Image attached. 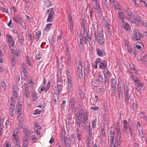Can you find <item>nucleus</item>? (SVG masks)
<instances>
[{
    "label": "nucleus",
    "mask_w": 147,
    "mask_h": 147,
    "mask_svg": "<svg viewBox=\"0 0 147 147\" xmlns=\"http://www.w3.org/2000/svg\"><path fill=\"white\" fill-rule=\"evenodd\" d=\"M84 114H85V115H84L83 113H80L79 115L77 114H76V119L79 121H86L88 120V118L87 113L86 112H85Z\"/></svg>",
    "instance_id": "1"
},
{
    "label": "nucleus",
    "mask_w": 147,
    "mask_h": 147,
    "mask_svg": "<svg viewBox=\"0 0 147 147\" xmlns=\"http://www.w3.org/2000/svg\"><path fill=\"white\" fill-rule=\"evenodd\" d=\"M102 4L103 6V8L105 11H107L110 10L108 7L107 0L102 1Z\"/></svg>",
    "instance_id": "2"
},
{
    "label": "nucleus",
    "mask_w": 147,
    "mask_h": 147,
    "mask_svg": "<svg viewBox=\"0 0 147 147\" xmlns=\"http://www.w3.org/2000/svg\"><path fill=\"white\" fill-rule=\"evenodd\" d=\"M115 132L114 130L110 131V141L111 144H115V142H114V139L115 137Z\"/></svg>",
    "instance_id": "3"
},
{
    "label": "nucleus",
    "mask_w": 147,
    "mask_h": 147,
    "mask_svg": "<svg viewBox=\"0 0 147 147\" xmlns=\"http://www.w3.org/2000/svg\"><path fill=\"white\" fill-rule=\"evenodd\" d=\"M123 91L121 86L118 84L117 87V93L118 94V98L119 99H121L122 98Z\"/></svg>",
    "instance_id": "4"
},
{
    "label": "nucleus",
    "mask_w": 147,
    "mask_h": 147,
    "mask_svg": "<svg viewBox=\"0 0 147 147\" xmlns=\"http://www.w3.org/2000/svg\"><path fill=\"white\" fill-rule=\"evenodd\" d=\"M18 129L17 128H16L13 131L14 134H13L12 137L13 138V140H15L16 141V143H17V137L16 136L18 134Z\"/></svg>",
    "instance_id": "5"
},
{
    "label": "nucleus",
    "mask_w": 147,
    "mask_h": 147,
    "mask_svg": "<svg viewBox=\"0 0 147 147\" xmlns=\"http://www.w3.org/2000/svg\"><path fill=\"white\" fill-rule=\"evenodd\" d=\"M134 38L136 40H139L140 38V34L139 31L137 30H135L134 34Z\"/></svg>",
    "instance_id": "6"
},
{
    "label": "nucleus",
    "mask_w": 147,
    "mask_h": 147,
    "mask_svg": "<svg viewBox=\"0 0 147 147\" xmlns=\"http://www.w3.org/2000/svg\"><path fill=\"white\" fill-rule=\"evenodd\" d=\"M62 82H57V89L58 91V93L60 94L61 93V91L62 89L61 86L63 85Z\"/></svg>",
    "instance_id": "7"
},
{
    "label": "nucleus",
    "mask_w": 147,
    "mask_h": 147,
    "mask_svg": "<svg viewBox=\"0 0 147 147\" xmlns=\"http://www.w3.org/2000/svg\"><path fill=\"white\" fill-rule=\"evenodd\" d=\"M101 36H103L102 32L101 31H98V30L96 34L95 32H94V38L95 40L96 41L97 39Z\"/></svg>",
    "instance_id": "8"
},
{
    "label": "nucleus",
    "mask_w": 147,
    "mask_h": 147,
    "mask_svg": "<svg viewBox=\"0 0 147 147\" xmlns=\"http://www.w3.org/2000/svg\"><path fill=\"white\" fill-rule=\"evenodd\" d=\"M99 66L101 69H105L107 67V62L105 61H102V62L100 63Z\"/></svg>",
    "instance_id": "9"
},
{
    "label": "nucleus",
    "mask_w": 147,
    "mask_h": 147,
    "mask_svg": "<svg viewBox=\"0 0 147 147\" xmlns=\"http://www.w3.org/2000/svg\"><path fill=\"white\" fill-rule=\"evenodd\" d=\"M124 126L123 127V131L125 133L127 132V129L129 126V124L126 120H124L123 122Z\"/></svg>",
    "instance_id": "10"
},
{
    "label": "nucleus",
    "mask_w": 147,
    "mask_h": 147,
    "mask_svg": "<svg viewBox=\"0 0 147 147\" xmlns=\"http://www.w3.org/2000/svg\"><path fill=\"white\" fill-rule=\"evenodd\" d=\"M74 101L75 100L74 98H71L70 100L69 109L71 110L72 111H73L72 109L74 108Z\"/></svg>",
    "instance_id": "11"
},
{
    "label": "nucleus",
    "mask_w": 147,
    "mask_h": 147,
    "mask_svg": "<svg viewBox=\"0 0 147 147\" xmlns=\"http://www.w3.org/2000/svg\"><path fill=\"white\" fill-rule=\"evenodd\" d=\"M129 88L127 85L125 84H124V94L125 97L129 96L128 94V90Z\"/></svg>",
    "instance_id": "12"
},
{
    "label": "nucleus",
    "mask_w": 147,
    "mask_h": 147,
    "mask_svg": "<svg viewBox=\"0 0 147 147\" xmlns=\"http://www.w3.org/2000/svg\"><path fill=\"white\" fill-rule=\"evenodd\" d=\"M97 53L98 55L100 57H104L106 55V53L104 51L100 50V49H96Z\"/></svg>",
    "instance_id": "13"
},
{
    "label": "nucleus",
    "mask_w": 147,
    "mask_h": 147,
    "mask_svg": "<svg viewBox=\"0 0 147 147\" xmlns=\"http://www.w3.org/2000/svg\"><path fill=\"white\" fill-rule=\"evenodd\" d=\"M131 17L128 18V20L130 21L132 23H135L136 22V18H138V17L135 18L134 15L131 16Z\"/></svg>",
    "instance_id": "14"
},
{
    "label": "nucleus",
    "mask_w": 147,
    "mask_h": 147,
    "mask_svg": "<svg viewBox=\"0 0 147 147\" xmlns=\"http://www.w3.org/2000/svg\"><path fill=\"white\" fill-rule=\"evenodd\" d=\"M47 12L48 13H49V16H50L53 18L54 11H53V9L52 8H50L49 9L47 10Z\"/></svg>",
    "instance_id": "15"
},
{
    "label": "nucleus",
    "mask_w": 147,
    "mask_h": 147,
    "mask_svg": "<svg viewBox=\"0 0 147 147\" xmlns=\"http://www.w3.org/2000/svg\"><path fill=\"white\" fill-rule=\"evenodd\" d=\"M133 98V96L131 95L125 97V100L127 102V105L130 103L131 102Z\"/></svg>",
    "instance_id": "16"
},
{
    "label": "nucleus",
    "mask_w": 147,
    "mask_h": 147,
    "mask_svg": "<svg viewBox=\"0 0 147 147\" xmlns=\"http://www.w3.org/2000/svg\"><path fill=\"white\" fill-rule=\"evenodd\" d=\"M123 27L127 30L129 31L130 30L129 25L127 23H123Z\"/></svg>",
    "instance_id": "17"
},
{
    "label": "nucleus",
    "mask_w": 147,
    "mask_h": 147,
    "mask_svg": "<svg viewBox=\"0 0 147 147\" xmlns=\"http://www.w3.org/2000/svg\"><path fill=\"white\" fill-rule=\"evenodd\" d=\"M41 35V32L39 31L37 32L35 36V39L36 41H38Z\"/></svg>",
    "instance_id": "18"
},
{
    "label": "nucleus",
    "mask_w": 147,
    "mask_h": 147,
    "mask_svg": "<svg viewBox=\"0 0 147 147\" xmlns=\"http://www.w3.org/2000/svg\"><path fill=\"white\" fill-rule=\"evenodd\" d=\"M22 18L20 17V16L19 15H17L13 18L14 20L16 22H18Z\"/></svg>",
    "instance_id": "19"
},
{
    "label": "nucleus",
    "mask_w": 147,
    "mask_h": 147,
    "mask_svg": "<svg viewBox=\"0 0 147 147\" xmlns=\"http://www.w3.org/2000/svg\"><path fill=\"white\" fill-rule=\"evenodd\" d=\"M111 87H113V88L116 87V84L117 82L116 80H115L114 78H111Z\"/></svg>",
    "instance_id": "20"
},
{
    "label": "nucleus",
    "mask_w": 147,
    "mask_h": 147,
    "mask_svg": "<svg viewBox=\"0 0 147 147\" xmlns=\"http://www.w3.org/2000/svg\"><path fill=\"white\" fill-rule=\"evenodd\" d=\"M104 75L105 78V79H107V77L108 76H109L110 73L109 71L107 69H104Z\"/></svg>",
    "instance_id": "21"
},
{
    "label": "nucleus",
    "mask_w": 147,
    "mask_h": 147,
    "mask_svg": "<svg viewBox=\"0 0 147 147\" xmlns=\"http://www.w3.org/2000/svg\"><path fill=\"white\" fill-rule=\"evenodd\" d=\"M118 16L119 18H121L122 20V21L123 22V16L124 13L121 11H119L118 14Z\"/></svg>",
    "instance_id": "22"
},
{
    "label": "nucleus",
    "mask_w": 147,
    "mask_h": 147,
    "mask_svg": "<svg viewBox=\"0 0 147 147\" xmlns=\"http://www.w3.org/2000/svg\"><path fill=\"white\" fill-rule=\"evenodd\" d=\"M113 3V6L114 7V9L115 10L118 9L119 8V6L117 1H116Z\"/></svg>",
    "instance_id": "23"
},
{
    "label": "nucleus",
    "mask_w": 147,
    "mask_h": 147,
    "mask_svg": "<svg viewBox=\"0 0 147 147\" xmlns=\"http://www.w3.org/2000/svg\"><path fill=\"white\" fill-rule=\"evenodd\" d=\"M23 132L26 134V136H27L30 134V130L26 128H24L23 129Z\"/></svg>",
    "instance_id": "24"
},
{
    "label": "nucleus",
    "mask_w": 147,
    "mask_h": 147,
    "mask_svg": "<svg viewBox=\"0 0 147 147\" xmlns=\"http://www.w3.org/2000/svg\"><path fill=\"white\" fill-rule=\"evenodd\" d=\"M62 141H64V144H65V145L67 147H70V143L69 141H67L66 140L65 138H62Z\"/></svg>",
    "instance_id": "25"
},
{
    "label": "nucleus",
    "mask_w": 147,
    "mask_h": 147,
    "mask_svg": "<svg viewBox=\"0 0 147 147\" xmlns=\"http://www.w3.org/2000/svg\"><path fill=\"white\" fill-rule=\"evenodd\" d=\"M9 41L10 42V45L11 46L13 47L14 46V41L13 39L11 37V36L10 35H9Z\"/></svg>",
    "instance_id": "26"
},
{
    "label": "nucleus",
    "mask_w": 147,
    "mask_h": 147,
    "mask_svg": "<svg viewBox=\"0 0 147 147\" xmlns=\"http://www.w3.org/2000/svg\"><path fill=\"white\" fill-rule=\"evenodd\" d=\"M96 12L98 16H102V12L100 8L96 10Z\"/></svg>",
    "instance_id": "27"
},
{
    "label": "nucleus",
    "mask_w": 147,
    "mask_h": 147,
    "mask_svg": "<svg viewBox=\"0 0 147 147\" xmlns=\"http://www.w3.org/2000/svg\"><path fill=\"white\" fill-rule=\"evenodd\" d=\"M146 56L147 55H144L143 56L142 58L140 59V61L144 64L146 63Z\"/></svg>",
    "instance_id": "28"
},
{
    "label": "nucleus",
    "mask_w": 147,
    "mask_h": 147,
    "mask_svg": "<svg viewBox=\"0 0 147 147\" xmlns=\"http://www.w3.org/2000/svg\"><path fill=\"white\" fill-rule=\"evenodd\" d=\"M11 106L10 107L9 111L14 112L15 111V106L12 104H10Z\"/></svg>",
    "instance_id": "29"
},
{
    "label": "nucleus",
    "mask_w": 147,
    "mask_h": 147,
    "mask_svg": "<svg viewBox=\"0 0 147 147\" xmlns=\"http://www.w3.org/2000/svg\"><path fill=\"white\" fill-rule=\"evenodd\" d=\"M52 26V24L51 23L47 24L46 25L45 29L47 31H48Z\"/></svg>",
    "instance_id": "30"
},
{
    "label": "nucleus",
    "mask_w": 147,
    "mask_h": 147,
    "mask_svg": "<svg viewBox=\"0 0 147 147\" xmlns=\"http://www.w3.org/2000/svg\"><path fill=\"white\" fill-rule=\"evenodd\" d=\"M57 82H62V80L61 77L60 76V74H59V73H57Z\"/></svg>",
    "instance_id": "31"
},
{
    "label": "nucleus",
    "mask_w": 147,
    "mask_h": 147,
    "mask_svg": "<svg viewBox=\"0 0 147 147\" xmlns=\"http://www.w3.org/2000/svg\"><path fill=\"white\" fill-rule=\"evenodd\" d=\"M98 44L100 45H103V44L105 42V39H99V40H98Z\"/></svg>",
    "instance_id": "32"
},
{
    "label": "nucleus",
    "mask_w": 147,
    "mask_h": 147,
    "mask_svg": "<svg viewBox=\"0 0 147 147\" xmlns=\"http://www.w3.org/2000/svg\"><path fill=\"white\" fill-rule=\"evenodd\" d=\"M88 12L90 14V17H92V16L93 10L91 7H89V8L88 10Z\"/></svg>",
    "instance_id": "33"
},
{
    "label": "nucleus",
    "mask_w": 147,
    "mask_h": 147,
    "mask_svg": "<svg viewBox=\"0 0 147 147\" xmlns=\"http://www.w3.org/2000/svg\"><path fill=\"white\" fill-rule=\"evenodd\" d=\"M24 95L27 97H28L29 95V93L28 89L24 90Z\"/></svg>",
    "instance_id": "34"
},
{
    "label": "nucleus",
    "mask_w": 147,
    "mask_h": 147,
    "mask_svg": "<svg viewBox=\"0 0 147 147\" xmlns=\"http://www.w3.org/2000/svg\"><path fill=\"white\" fill-rule=\"evenodd\" d=\"M79 122H80L81 126L82 127L84 128H85L86 127V126L85 123L86 121H79Z\"/></svg>",
    "instance_id": "35"
},
{
    "label": "nucleus",
    "mask_w": 147,
    "mask_h": 147,
    "mask_svg": "<svg viewBox=\"0 0 147 147\" xmlns=\"http://www.w3.org/2000/svg\"><path fill=\"white\" fill-rule=\"evenodd\" d=\"M23 72L24 74V76L26 78L28 76L27 72L26 71L25 68L23 67Z\"/></svg>",
    "instance_id": "36"
},
{
    "label": "nucleus",
    "mask_w": 147,
    "mask_h": 147,
    "mask_svg": "<svg viewBox=\"0 0 147 147\" xmlns=\"http://www.w3.org/2000/svg\"><path fill=\"white\" fill-rule=\"evenodd\" d=\"M97 122L96 119H95L92 122V127L93 128H95L96 127V123Z\"/></svg>",
    "instance_id": "37"
},
{
    "label": "nucleus",
    "mask_w": 147,
    "mask_h": 147,
    "mask_svg": "<svg viewBox=\"0 0 147 147\" xmlns=\"http://www.w3.org/2000/svg\"><path fill=\"white\" fill-rule=\"evenodd\" d=\"M92 85L94 87L96 88L98 86V84L96 82L92 81L91 82Z\"/></svg>",
    "instance_id": "38"
},
{
    "label": "nucleus",
    "mask_w": 147,
    "mask_h": 147,
    "mask_svg": "<svg viewBox=\"0 0 147 147\" xmlns=\"http://www.w3.org/2000/svg\"><path fill=\"white\" fill-rule=\"evenodd\" d=\"M136 20L137 21L139 22V23L141 24H142L143 23L144 21L141 19L140 17H138V18H136Z\"/></svg>",
    "instance_id": "39"
},
{
    "label": "nucleus",
    "mask_w": 147,
    "mask_h": 147,
    "mask_svg": "<svg viewBox=\"0 0 147 147\" xmlns=\"http://www.w3.org/2000/svg\"><path fill=\"white\" fill-rule=\"evenodd\" d=\"M53 18L51 17V16H48V18L47 20V22H52L53 21Z\"/></svg>",
    "instance_id": "40"
},
{
    "label": "nucleus",
    "mask_w": 147,
    "mask_h": 147,
    "mask_svg": "<svg viewBox=\"0 0 147 147\" xmlns=\"http://www.w3.org/2000/svg\"><path fill=\"white\" fill-rule=\"evenodd\" d=\"M88 127H89V130H88V134H89V137H91V135L92 134V129L90 128V126H88Z\"/></svg>",
    "instance_id": "41"
},
{
    "label": "nucleus",
    "mask_w": 147,
    "mask_h": 147,
    "mask_svg": "<svg viewBox=\"0 0 147 147\" xmlns=\"http://www.w3.org/2000/svg\"><path fill=\"white\" fill-rule=\"evenodd\" d=\"M46 6L47 7H48L49 6H51L52 5V3L51 1L48 0L46 2Z\"/></svg>",
    "instance_id": "42"
},
{
    "label": "nucleus",
    "mask_w": 147,
    "mask_h": 147,
    "mask_svg": "<svg viewBox=\"0 0 147 147\" xmlns=\"http://www.w3.org/2000/svg\"><path fill=\"white\" fill-rule=\"evenodd\" d=\"M72 85L71 84H68V91L69 92H71L72 89Z\"/></svg>",
    "instance_id": "43"
},
{
    "label": "nucleus",
    "mask_w": 147,
    "mask_h": 147,
    "mask_svg": "<svg viewBox=\"0 0 147 147\" xmlns=\"http://www.w3.org/2000/svg\"><path fill=\"white\" fill-rule=\"evenodd\" d=\"M140 116L141 118H145L146 115L142 112L140 114Z\"/></svg>",
    "instance_id": "44"
},
{
    "label": "nucleus",
    "mask_w": 147,
    "mask_h": 147,
    "mask_svg": "<svg viewBox=\"0 0 147 147\" xmlns=\"http://www.w3.org/2000/svg\"><path fill=\"white\" fill-rule=\"evenodd\" d=\"M5 147H11V143L8 141H6L5 142Z\"/></svg>",
    "instance_id": "45"
},
{
    "label": "nucleus",
    "mask_w": 147,
    "mask_h": 147,
    "mask_svg": "<svg viewBox=\"0 0 147 147\" xmlns=\"http://www.w3.org/2000/svg\"><path fill=\"white\" fill-rule=\"evenodd\" d=\"M78 140L80 141L81 140V133L76 134Z\"/></svg>",
    "instance_id": "46"
},
{
    "label": "nucleus",
    "mask_w": 147,
    "mask_h": 147,
    "mask_svg": "<svg viewBox=\"0 0 147 147\" xmlns=\"http://www.w3.org/2000/svg\"><path fill=\"white\" fill-rule=\"evenodd\" d=\"M107 79H105V86L106 88H107L109 86V83L108 80L107 82Z\"/></svg>",
    "instance_id": "47"
},
{
    "label": "nucleus",
    "mask_w": 147,
    "mask_h": 147,
    "mask_svg": "<svg viewBox=\"0 0 147 147\" xmlns=\"http://www.w3.org/2000/svg\"><path fill=\"white\" fill-rule=\"evenodd\" d=\"M127 15L128 16V18L129 17H131V16L134 15L132 13V12L130 11H127Z\"/></svg>",
    "instance_id": "48"
},
{
    "label": "nucleus",
    "mask_w": 147,
    "mask_h": 147,
    "mask_svg": "<svg viewBox=\"0 0 147 147\" xmlns=\"http://www.w3.org/2000/svg\"><path fill=\"white\" fill-rule=\"evenodd\" d=\"M41 57L42 55L41 54H38L36 55V58L37 60H39L41 59Z\"/></svg>",
    "instance_id": "49"
},
{
    "label": "nucleus",
    "mask_w": 147,
    "mask_h": 147,
    "mask_svg": "<svg viewBox=\"0 0 147 147\" xmlns=\"http://www.w3.org/2000/svg\"><path fill=\"white\" fill-rule=\"evenodd\" d=\"M17 109H16L17 110V112H21V111L22 110L21 107H20V105H18L17 106Z\"/></svg>",
    "instance_id": "50"
},
{
    "label": "nucleus",
    "mask_w": 147,
    "mask_h": 147,
    "mask_svg": "<svg viewBox=\"0 0 147 147\" xmlns=\"http://www.w3.org/2000/svg\"><path fill=\"white\" fill-rule=\"evenodd\" d=\"M86 36H87L88 38L89 39V41L90 42L91 40L92 36L91 34L88 33L86 35Z\"/></svg>",
    "instance_id": "51"
},
{
    "label": "nucleus",
    "mask_w": 147,
    "mask_h": 147,
    "mask_svg": "<svg viewBox=\"0 0 147 147\" xmlns=\"http://www.w3.org/2000/svg\"><path fill=\"white\" fill-rule=\"evenodd\" d=\"M89 69H84V73L86 76H87L89 73Z\"/></svg>",
    "instance_id": "52"
},
{
    "label": "nucleus",
    "mask_w": 147,
    "mask_h": 147,
    "mask_svg": "<svg viewBox=\"0 0 147 147\" xmlns=\"http://www.w3.org/2000/svg\"><path fill=\"white\" fill-rule=\"evenodd\" d=\"M129 42L127 40H125L124 43H125V48L127 47H128L129 46L128 45Z\"/></svg>",
    "instance_id": "53"
},
{
    "label": "nucleus",
    "mask_w": 147,
    "mask_h": 147,
    "mask_svg": "<svg viewBox=\"0 0 147 147\" xmlns=\"http://www.w3.org/2000/svg\"><path fill=\"white\" fill-rule=\"evenodd\" d=\"M130 52L133 53L135 55H136L137 54V53L136 50L134 49H132V51Z\"/></svg>",
    "instance_id": "54"
},
{
    "label": "nucleus",
    "mask_w": 147,
    "mask_h": 147,
    "mask_svg": "<svg viewBox=\"0 0 147 147\" xmlns=\"http://www.w3.org/2000/svg\"><path fill=\"white\" fill-rule=\"evenodd\" d=\"M12 94L13 95L14 98L16 99L18 96L17 92H13Z\"/></svg>",
    "instance_id": "55"
},
{
    "label": "nucleus",
    "mask_w": 147,
    "mask_h": 147,
    "mask_svg": "<svg viewBox=\"0 0 147 147\" xmlns=\"http://www.w3.org/2000/svg\"><path fill=\"white\" fill-rule=\"evenodd\" d=\"M125 48L127 49V51L129 52H130L133 49L132 48L129 47V46L127 47H125Z\"/></svg>",
    "instance_id": "56"
},
{
    "label": "nucleus",
    "mask_w": 147,
    "mask_h": 147,
    "mask_svg": "<svg viewBox=\"0 0 147 147\" xmlns=\"http://www.w3.org/2000/svg\"><path fill=\"white\" fill-rule=\"evenodd\" d=\"M131 135V138L133 140H134L135 139V134L133 132L130 133Z\"/></svg>",
    "instance_id": "57"
},
{
    "label": "nucleus",
    "mask_w": 147,
    "mask_h": 147,
    "mask_svg": "<svg viewBox=\"0 0 147 147\" xmlns=\"http://www.w3.org/2000/svg\"><path fill=\"white\" fill-rule=\"evenodd\" d=\"M28 136H26L25 137L24 139L23 140V142H25L28 143Z\"/></svg>",
    "instance_id": "58"
},
{
    "label": "nucleus",
    "mask_w": 147,
    "mask_h": 147,
    "mask_svg": "<svg viewBox=\"0 0 147 147\" xmlns=\"http://www.w3.org/2000/svg\"><path fill=\"white\" fill-rule=\"evenodd\" d=\"M96 5L95 9L96 10L100 8V6L99 5H98V2H97L96 3H95Z\"/></svg>",
    "instance_id": "59"
},
{
    "label": "nucleus",
    "mask_w": 147,
    "mask_h": 147,
    "mask_svg": "<svg viewBox=\"0 0 147 147\" xmlns=\"http://www.w3.org/2000/svg\"><path fill=\"white\" fill-rule=\"evenodd\" d=\"M1 85H2V87L4 89H5V88H6V87L5 83L4 82H3L2 83Z\"/></svg>",
    "instance_id": "60"
},
{
    "label": "nucleus",
    "mask_w": 147,
    "mask_h": 147,
    "mask_svg": "<svg viewBox=\"0 0 147 147\" xmlns=\"http://www.w3.org/2000/svg\"><path fill=\"white\" fill-rule=\"evenodd\" d=\"M132 106L133 107V108L134 110H136L137 108V106L134 103H133Z\"/></svg>",
    "instance_id": "61"
},
{
    "label": "nucleus",
    "mask_w": 147,
    "mask_h": 147,
    "mask_svg": "<svg viewBox=\"0 0 147 147\" xmlns=\"http://www.w3.org/2000/svg\"><path fill=\"white\" fill-rule=\"evenodd\" d=\"M14 53L16 55L18 56L19 54V50L18 49H16Z\"/></svg>",
    "instance_id": "62"
},
{
    "label": "nucleus",
    "mask_w": 147,
    "mask_h": 147,
    "mask_svg": "<svg viewBox=\"0 0 147 147\" xmlns=\"http://www.w3.org/2000/svg\"><path fill=\"white\" fill-rule=\"evenodd\" d=\"M133 80L134 81L137 83V84H138L139 83H140V80H138V79H136V80H134L133 79Z\"/></svg>",
    "instance_id": "63"
},
{
    "label": "nucleus",
    "mask_w": 147,
    "mask_h": 147,
    "mask_svg": "<svg viewBox=\"0 0 147 147\" xmlns=\"http://www.w3.org/2000/svg\"><path fill=\"white\" fill-rule=\"evenodd\" d=\"M28 146V143L23 142L22 144V147H27Z\"/></svg>",
    "instance_id": "64"
}]
</instances>
